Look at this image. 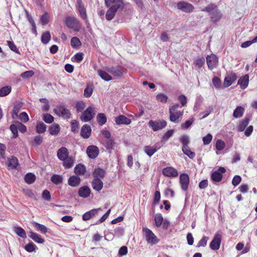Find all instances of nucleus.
<instances>
[{
    "label": "nucleus",
    "mask_w": 257,
    "mask_h": 257,
    "mask_svg": "<svg viewBox=\"0 0 257 257\" xmlns=\"http://www.w3.org/2000/svg\"><path fill=\"white\" fill-rule=\"evenodd\" d=\"M105 4L108 8L105 14V18L108 21L112 20L119 10L123 9L122 0H105Z\"/></svg>",
    "instance_id": "f257e3e1"
},
{
    "label": "nucleus",
    "mask_w": 257,
    "mask_h": 257,
    "mask_svg": "<svg viewBox=\"0 0 257 257\" xmlns=\"http://www.w3.org/2000/svg\"><path fill=\"white\" fill-rule=\"evenodd\" d=\"M202 12L207 13L212 23L218 22L222 18L223 15L218 7L213 3H211L201 10Z\"/></svg>",
    "instance_id": "f03ea898"
},
{
    "label": "nucleus",
    "mask_w": 257,
    "mask_h": 257,
    "mask_svg": "<svg viewBox=\"0 0 257 257\" xmlns=\"http://www.w3.org/2000/svg\"><path fill=\"white\" fill-rule=\"evenodd\" d=\"M106 70L115 78H120L126 73V69L121 65H115L106 68Z\"/></svg>",
    "instance_id": "7ed1b4c3"
},
{
    "label": "nucleus",
    "mask_w": 257,
    "mask_h": 257,
    "mask_svg": "<svg viewBox=\"0 0 257 257\" xmlns=\"http://www.w3.org/2000/svg\"><path fill=\"white\" fill-rule=\"evenodd\" d=\"M95 111V107L89 106L82 112L80 119L83 122H88L94 117Z\"/></svg>",
    "instance_id": "20e7f679"
},
{
    "label": "nucleus",
    "mask_w": 257,
    "mask_h": 257,
    "mask_svg": "<svg viewBox=\"0 0 257 257\" xmlns=\"http://www.w3.org/2000/svg\"><path fill=\"white\" fill-rule=\"evenodd\" d=\"M143 231L146 239L149 244L153 245L159 242V239L151 230L147 227H144Z\"/></svg>",
    "instance_id": "39448f33"
},
{
    "label": "nucleus",
    "mask_w": 257,
    "mask_h": 257,
    "mask_svg": "<svg viewBox=\"0 0 257 257\" xmlns=\"http://www.w3.org/2000/svg\"><path fill=\"white\" fill-rule=\"evenodd\" d=\"M167 122L164 120H150L148 122V125L151 127L153 131L157 132L158 131L164 128L167 126Z\"/></svg>",
    "instance_id": "423d86ee"
},
{
    "label": "nucleus",
    "mask_w": 257,
    "mask_h": 257,
    "mask_svg": "<svg viewBox=\"0 0 257 257\" xmlns=\"http://www.w3.org/2000/svg\"><path fill=\"white\" fill-rule=\"evenodd\" d=\"M53 110L57 115L64 119H69L71 117V114L70 110L62 105L57 106Z\"/></svg>",
    "instance_id": "0eeeda50"
},
{
    "label": "nucleus",
    "mask_w": 257,
    "mask_h": 257,
    "mask_svg": "<svg viewBox=\"0 0 257 257\" xmlns=\"http://www.w3.org/2000/svg\"><path fill=\"white\" fill-rule=\"evenodd\" d=\"M177 7L178 9L187 13H190L192 12L194 9V8L192 4L185 1L179 2L177 4Z\"/></svg>",
    "instance_id": "6e6552de"
},
{
    "label": "nucleus",
    "mask_w": 257,
    "mask_h": 257,
    "mask_svg": "<svg viewBox=\"0 0 257 257\" xmlns=\"http://www.w3.org/2000/svg\"><path fill=\"white\" fill-rule=\"evenodd\" d=\"M222 237L219 233H216L211 240L209 246L213 250H217L219 249Z\"/></svg>",
    "instance_id": "1a4fd4ad"
},
{
    "label": "nucleus",
    "mask_w": 257,
    "mask_h": 257,
    "mask_svg": "<svg viewBox=\"0 0 257 257\" xmlns=\"http://www.w3.org/2000/svg\"><path fill=\"white\" fill-rule=\"evenodd\" d=\"M65 24L69 29L78 31L77 29L79 27V23L76 18L68 16L66 18Z\"/></svg>",
    "instance_id": "9d476101"
},
{
    "label": "nucleus",
    "mask_w": 257,
    "mask_h": 257,
    "mask_svg": "<svg viewBox=\"0 0 257 257\" xmlns=\"http://www.w3.org/2000/svg\"><path fill=\"white\" fill-rule=\"evenodd\" d=\"M206 62L208 68L212 70L216 68L218 65V60L217 56L214 54L207 55L206 57Z\"/></svg>",
    "instance_id": "9b49d317"
},
{
    "label": "nucleus",
    "mask_w": 257,
    "mask_h": 257,
    "mask_svg": "<svg viewBox=\"0 0 257 257\" xmlns=\"http://www.w3.org/2000/svg\"><path fill=\"white\" fill-rule=\"evenodd\" d=\"M237 76L235 73L228 72L224 78L223 87L226 88L230 86L236 79Z\"/></svg>",
    "instance_id": "f8f14e48"
},
{
    "label": "nucleus",
    "mask_w": 257,
    "mask_h": 257,
    "mask_svg": "<svg viewBox=\"0 0 257 257\" xmlns=\"http://www.w3.org/2000/svg\"><path fill=\"white\" fill-rule=\"evenodd\" d=\"M179 179L181 189L183 191H187L189 183V176L186 173H182L180 175Z\"/></svg>",
    "instance_id": "ddd939ff"
},
{
    "label": "nucleus",
    "mask_w": 257,
    "mask_h": 257,
    "mask_svg": "<svg viewBox=\"0 0 257 257\" xmlns=\"http://www.w3.org/2000/svg\"><path fill=\"white\" fill-rule=\"evenodd\" d=\"M86 153L90 159L96 158L99 154V149L94 145H90L86 149Z\"/></svg>",
    "instance_id": "4468645a"
},
{
    "label": "nucleus",
    "mask_w": 257,
    "mask_h": 257,
    "mask_svg": "<svg viewBox=\"0 0 257 257\" xmlns=\"http://www.w3.org/2000/svg\"><path fill=\"white\" fill-rule=\"evenodd\" d=\"M7 167L9 170L17 169L19 166L18 159L15 156H12L8 158Z\"/></svg>",
    "instance_id": "2eb2a0df"
},
{
    "label": "nucleus",
    "mask_w": 257,
    "mask_h": 257,
    "mask_svg": "<svg viewBox=\"0 0 257 257\" xmlns=\"http://www.w3.org/2000/svg\"><path fill=\"white\" fill-rule=\"evenodd\" d=\"M170 120L174 123H178L182 117L183 111L178 110L174 112H169Z\"/></svg>",
    "instance_id": "dca6fc26"
},
{
    "label": "nucleus",
    "mask_w": 257,
    "mask_h": 257,
    "mask_svg": "<svg viewBox=\"0 0 257 257\" xmlns=\"http://www.w3.org/2000/svg\"><path fill=\"white\" fill-rule=\"evenodd\" d=\"M162 174L167 177H175L178 175V173L176 169L172 167H167L162 170Z\"/></svg>",
    "instance_id": "f3484780"
},
{
    "label": "nucleus",
    "mask_w": 257,
    "mask_h": 257,
    "mask_svg": "<svg viewBox=\"0 0 257 257\" xmlns=\"http://www.w3.org/2000/svg\"><path fill=\"white\" fill-rule=\"evenodd\" d=\"M91 128L90 126L87 124L83 125L80 131V136L83 139H88L91 134Z\"/></svg>",
    "instance_id": "a211bd4d"
},
{
    "label": "nucleus",
    "mask_w": 257,
    "mask_h": 257,
    "mask_svg": "<svg viewBox=\"0 0 257 257\" xmlns=\"http://www.w3.org/2000/svg\"><path fill=\"white\" fill-rule=\"evenodd\" d=\"M77 9L81 18L84 21L87 20V16L86 15V10L84 8L81 0H77Z\"/></svg>",
    "instance_id": "6ab92c4d"
},
{
    "label": "nucleus",
    "mask_w": 257,
    "mask_h": 257,
    "mask_svg": "<svg viewBox=\"0 0 257 257\" xmlns=\"http://www.w3.org/2000/svg\"><path fill=\"white\" fill-rule=\"evenodd\" d=\"M91 193L90 188L86 185L83 186L79 188L78 191V194L79 197L83 198L88 197Z\"/></svg>",
    "instance_id": "aec40b11"
},
{
    "label": "nucleus",
    "mask_w": 257,
    "mask_h": 257,
    "mask_svg": "<svg viewBox=\"0 0 257 257\" xmlns=\"http://www.w3.org/2000/svg\"><path fill=\"white\" fill-rule=\"evenodd\" d=\"M81 181L80 178L78 175H74L68 178V184L72 187H76L80 184Z\"/></svg>",
    "instance_id": "412c9836"
},
{
    "label": "nucleus",
    "mask_w": 257,
    "mask_h": 257,
    "mask_svg": "<svg viewBox=\"0 0 257 257\" xmlns=\"http://www.w3.org/2000/svg\"><path fill=\"white\" fill-rule=\"evenodd\" d=\"M115 122L117 125L130 124L132 121L124 115L120 114L115 118Z\"/></svg>",
    "instance_id": "4be33fe9"
},
{
    "label": "nucleus",
    "mask_w": 257,
    "mask_h": 257,
    "mask_svg": "<svg viewBox=\"0 0 257 257\" xmlns=\"http://www.w3.org/2000/svg\"><path fill=\"white\" fill-rule=\"evenodd\" d=\"M57 155L61 161L66 160L69 156L68 149L65 147H61L58 150Z\"/></svg>",
    "instance_id": "5701e85b"
},
{
    "label": "nucleus",
    "mask_w": 257,
    "mask_h": 257,
    "mask_svg": "<svg viewBox=\"0 0 257 257\" xmlns=\"http://www.w3.org/2000/svg\"><path fill=\"white\" fill-rule=\"evenodd\" d=\"M101 209L100 208L97 209H93L85 212L82 215V219L84 221H87L91 218H92L93 216H94L96 214H97L98 211L100 210Z\"/></svg>",
    "instance_id": "b1692460"
},
{
    "label": "nucleus",
    "mask_w": 257,
    "mask_h": 257,
    "mask_svg": "<svg viewBox=\"0 0 257 257\" xmlns=\"http://www.w3.org/2000/svg\"><path fill=\"white\" fill-rule=\"evenodd\" d=\"M91 185L93 189L98 192H99L103 186V183L101 180L97 178H94L92 180Z\"/></svg>",
    "instance_id": "393cba45"
},
{
    "label": "nucleus",
    "mask_w": 257,
    "mask_h": 257,
    "mask_svg": "<svg viewBox=\"0 0 257 257\" xmlns=\"http://www.w3.org/2000/svg\"><path fill=\"white\" fill-rule=\"evenodd\" d=\"M249 82V76L247 74L239 78L238 80L237 84L239 85L242 89L246 88Z\"/></svg>",
    "instance_id": "a878e982"
},
{
    "label": "nucleus",
    "mask_w": 257,
    "mask_h": 257,
    "mask_svg": "<svg viewBox=\"0 0 257 257\" xmlns=\"http://www.w3.org/2000/svg\"><path fill=\"white\" fill-rule=\"evenodd\" d=\"M28 236L38 243H43L45 241L44 239L40 234L32 231H30Z\"/></svg>",
    "instance_id": "bb28decb"
},
{
    "label": "nucleus",
    "mask_w": 257,
    "mask_h": 257,
    "mask_svg": "<svg viewBox=\"0 0 257 257\" xmlns=\"http://www.w3.org/2000/svg\"><path fill=\"white\" fill-rule=\"evenodd\" d=\"M86 169L84 165L82 164H77L74 168V172L75 175H84L86 173Z\"/></svg>",
    "instance_id": "cd10ccee"
},
{
    "label": "nucleus",
    "mask_w": 257,
    "mask_h": 257,
    "mask_svg": "<svg viewBox=\"0 0 257 257\" xmlns=\"http://www.w3.org/2000/svg\"><path fill=\"white\" fill-rule=\"evenodd\" d=\"M105 174L106 172L103 169L97 168L94 169L92 175L94 178H97L101 179L105 176Z\"/></svg>",
    "instance_id": "c85d7f7f"
},
{
    "label": "nucleus",
    "mask_w": 257,
    "mask_h": 257,
    "mask_svg": "<svg viewBox=\"0 0 257 257\" xmlns=\"http://www.w3.org/2000/svg\"><path fill=\"white\" fill-rule=\"evenodd\" d=\"M60 131V127L58 124H52L49 128V132L52 136H57Z\"/></svg>",
    "instance_id": "c756f323"
},
{
    "label": "nucleus",
    "mask_w": 257,
    "mask_h": 257,
    "mask_svg": "<svg viewBox=\"0 0 257 257\" xmlns=\"http://www.w3.org/2000/svg\"><path fill=\"white\" fill-rule=\"evenodd\" d=\"M244 110L245 109L243 107L241 106H237L233 111V116L236 118L242 117L244 113Z\"/></svg>",
    "instance_id": "7c9ffc66"
},
{
    "label": "nucleus",
    "mask_w": 257,
    "mask_h": 257,
    "mask_svg": "<svg viewBox=\"0 0 257 257\" xmlns=\"http://www.w3.org/2000/svg\"><path fill=\"white\" fill-rule=\"evenodd\" d=\"M97 73L101 78L104 81H109L112 80V77L108 74V72H106L102 70H98Z\"/></svg>",
    "instance_id": "2f4dec72"
},
{
    "label": "nucleus",
    "mask_w": 257,
    "mask_h": 257,
    "mask_svg": "<svg viewBox=\"0 0 257 257\" xmlns=\"http://www.w3.org/2000/svg\"><path fill=\"white\" fill-rule=\"evenodd\" d=\"M222 175L216 171L212 172L211 175V178L215 183L220 182L222 180Z\"/></svg>",
    "instance_id": "473e14b6"
},
{
    "label": "nucleus",
    "mask_w": 257,
    "mask_h": 257,
    "mask_svg": "<svg viewBox=\"0 0 257 257\" xmlns=\"http://www.w3.org/2000/svg\"><path fill=\"white\" fill-rule=\"evenodd\" d=\"M36 176L32 173H28L25 175L24 180L28 184H33L36 180Z\"/></svg>",
    "instance_id": "72a5a7b5"
},
{
    "label": "nucleus",
    "mask_w": 257,
    "mask_h": 257,
    "mask_svg": "<svg viewBox=\"0 0 257 257\" xmlns=\"http://www.w3.org/2000/svg\"><path fill=\"white\" fill-rule=\"evenodd\" d=\"M32 224L34 227H35L38 231L41 233L45 234L47 231V228L44 225L41 224L35 221H33Z\"/></svg>",
    "instance_id": "f704fd0d"
},
{
    "label": "nucleus",
    "mask_w": 257,
    "mask_h": 257,
    "mask_svg": "<svg viewBox=\"0 0 257 257\" xmlns=\"http://www.w3.org/2000/svg\"><path fill=\"white\" fill-rule=\"evenodd\" d=\"M180 142L182 144V149L188 148L189 147L188 145L190 143L189 136L186 135L182 136L180 138Z\"/></svg>",
    "instance_id": "c9c22d12"
},
{
    "label": "nucleus",
    "mask_w": 257,
    "mask_h": 257,
    "mask_svg": "<svg viewBox=\"0 0 257 257\" xmlns=\"http://www.w3.org/2000/svg\"><path fill=\"white\" fill-rule=\"evenodd\" d=\"M96 120L100 125L104 124L106 121L107 118L105 114L103 113H99L96 116Z\"/></svg>",
    "instance_id": "e433bc0d"
},
{
    "label": "nucleus",
    "mask_w": 257,
    "mask_h": 257,
    "mask_svg": "<svg viewBox=\"0 0 257 257\" xmlns=\"http://www.w3.org/2000/svg\"><path fill=\"white\" fill-rule=\"evenodd\" d=\"M14 230L19 236L22 238H25L27 237L25 230L21 227L15 226L14 227Z\"/></svg>",
    "instance_id": "4c0bfd02"
},
{
    "label": "nucleus",
    "mask_w": 257,
    "mask_h": 257,
    "mask_svg": "<svg viewBox=\"0 0 257 257\" xmlns=\"http://www.w3.org/2000/svg\"><path fill=\"white\" fill-rule=\"evenodd\" d=\"M249 121V119L246 117L241 121L237 126L238 131L239 132H243L248 124Z\"/></svg>",
    "instance_id": "58836bf2"
},
{
    "label": "nucleus",
    "mask_w": 257,
    "mask_h": 257,
    "mask_svg": "<svg viewBox=\"0 0 257 257\" xmlns=\"http://www.w3.org/2000/svg\"><path fill=\"white\" fill-rule=\"evenodd\" d=\"M51 181L55 185L61 184L63 182V177L60 175L54 174L51 176Z\"/></svg>",
    "instance_id": "ea45409f"
},
{
    "label": "nucleus",
    "mask_w": 257,
    "mask_h": 257,
    "mask_svg": "<svg viewBox=\"0 0 257 257\" xmlns=\"http://www.w3.org/2000/svg\"><path fill=\"white\" fill-rule=\"evenodd\" d=\"M103 145L107 150L111 151L113 149L114 142L112 139H107L103 142Z\"/></svg>",
    "instance_id": "a19ab883"
},
{
    "label": "nucleus",
    "mask_w": 257,
    "mask_h": 257,
    "mask_svg": "<svg viewBox=\"0 0 257 257\" xmlns=\"http://www.w3.org/2000/svg\"><path fill=\"white\" fill-rule=\"evenodd\" d=\"M47 128V125L42 122H38L36 126V131L38 134L44 133Z\"/></svg>",
    "instance_id": "79ce46f5"
},
{
    "label": "nucleus",
    "mask_w": 257,
    "mask_h": 257,
    "mask_svg": "<svg viewBox=\"0 0 257 257\" xmlns=\"http://www.w3.org/2000/svg\"><path fill=\"white\" fill-rule=\"evenodd\" d=\"M12 90L11 86H5L0 89V97H4L10 93Z\"/></svg>",
    "instance_id": "37998d69"
},
{
    "label": "nucleus",
    "mask_w": 257,
    "mask_h": 257,
    "mask_svg": "<svg viewBox=\"0 0 257 257\" xmlns=\"http://www.w3.org/2000/svg\"><path fill=\"white\" fill-rule=\"evenodd\" d=\"M154 221L155 222V225L157 227H161L163 221H164L162 215L161 213H157L155 215Z\"/></svg>",
    "instance_id": "c03bdc74"
},
{
    "label": "nucleus",
    "mask_w": 257,
    "mask_h": 257,
    "mask_svg": "<svg viewBox=\"0 0 257 257\" xmlns=\"http://www.w3.org/2000/svg\"><path fill=\"white\" fill-rule=\"evenodd\" d=\"M51 39V34L49 31L43 33L41 36V42L44 44H47Z\"/></svg>",
    "instance_id": "a18cd8bd"
},
{
    "label": "nucleus",
    "mask_w": 257,
    "mask_h": 257,
    "mask_svg": "<svg viewBox=\"0 0 257 257\" xmlns=\"http://www.w3.org/2000/svg\"><path fill=\"white\" fill-rule=\"evenodd\" d=\"M144 151L147 155L151 157L157 151V149L154 147L147 146L145 147Z\"/></svg>",
    "instance_id": "49530a36"
},
{
    "label": "nucleus",
    "mask_w": 257,
    "mask_h": 257,
    "mask_svg": "<svg viewBox=\"0 0 257 257\" xmlns=\"http://www.w3.org/2000/svg\"><path fill=\"white\" fill-rule=\"evenodd\" d=\"M43 140V137L40 135H38L34 137L33 140L31 142V144L33 146H38L42 143Z\"/></svg>",
    "instance_id": "de8ad7c7"
},
{
    "label": "nucleus",
    "mask_w": 257,
    "mask_h": 257,
    "mask_svg": "<svg viewBox=\"0 0 257 257\" xmlns=\"http://www.w3.org/2000/svg\"><path fill=\"white\" fill-rule=\"evenodd\" d=\"M81 42L79 39L76 37H73L71 39V45L73 48H79L81 45Z\"/></svg>",
    "instance_id": "09e8293b"
},
{
    "label": "nucleus",
    "mask_w": 257,
    "mask_h": 257,
    "mask_svg": "<svg viewBox=\"0 0 257 257\" xmlns=\"http://www.w3.org/2000/svg\"><path fill=\"white\" fill-rule=\"evenodd\" d=\"M63 165L66 169L71 168L74 164V160L72 158L68 157L66 160H63Z\"/></svg>",
    "instance_id": "8fccbe9b"
},
{
    "label": "nucleus",
    "mask_w": 257,
    "mask_h": 257,
    "mask_svg": "<svg viewBox=\"0 0 257 257\" xmlns=\"http://www.w3.org/2000/svg\"><path fill=\"white\" fill-rule=\"evenodd\" d=\"M21 106L22 105L20 103H17L14 105L12 112V116L13 118H15L18 117V113L20 111Z\"/></svg>",
    "instance_id": "3c124183"
},
{
    "label": "nucleus",
    "mask_w": 257,
    "mask_h": 257,
    "mask_svg": "<svg viewBox=\"0 0 257 257\" xmlns=\"http://www.w3.org/2000/svg\"><path fill=\"white\" fill-rule=\"evenodd\" d=\"M156 99L158 102L165 103L167 102L168 97L166 94L160 93L156 96Z\"/></svg>",
    "instance_id": "603ef678"
},
{
    "label": "nucleus",
    "mask_w": 257,
    "mask_h": 257,
    "mask_svg": "<svg viewBox=\"0 0 257 257\" xmlns=\"http://www.w3.org/2000/svg\"><path fill=\"white\" fill-rule=\"evenodd\" d=\"M79 127V123L77 120L74 119L71 121V130L73 133L75 134L78 132Z\"/></svg>",
    "instance_id": "864d4df0"
},
{
    "label": "nucleus",
    "mask_w": 257,
    "mask_h": 257,
    "mask_svg": "<svg viewBox=\"0 0 257 257\" xmlns=\"http://www.w3.org/2000/svg\"><path fill=\"white\" fill-rule=\"evenodd\" d=\"M182 151L185 155L191 159H193L195 157V153L190 150L189 147L182 149Z\"/></svg>",
    "instance_id": "5fc2aeb1"
},
{
    "label": "nucleus",
    "mask_w": 257,
    "mask_h": 257,
    "mask_svg": "<svg viewBox=\"0 0 257 257\" xmlns=\"http://www.w3.org/2000/svg\"><path fill=\"white\" fill-rule=\"evenodd\" d=\"M36 248V245L32 242H29L24 246V249L29 252L35 251Z\"/></svg>",
    "instance_id": "6e6d98bb"
},
{
    "label": "nucleus",
    "mask_w": 257,
    "mask_h": 257,
    "mask_svg": "<svg viewBox=\"0 0 257 257\" xmlns=\"http://www.w3.org/2000/svg\"><path fill=\"white\" fill-rule=\"evenodd\" d=\"M43 120L47 123H51L54 121V118L49 113H45L43 115Z\"/></svg>",
    "instance_id": "4d7b16f0"
},
{
    "label": "nucleus",
    "mask_w": 257,
    "mask_h": 257,
    "mask_svg": "<svg viewBox=\"0 0 257 257\" xmlns=\"http://www.w3.org/2000/svg\"><path fill=\"white\" fill-rule=\"evenodd\" d=\"M86 106L85 103L82 101H78L75 105L76 110L77 112H83Z\"/></svg>",
    "instance_id": "13d9d810"
},
{
    "label": "nucleus",
    "mask_w": 257,
    "mask_h": 257,
    "mask_svg": "<svg viewBox=\"0 0 257 257\" xmlns=\"http://www.w3.org/2000/svg\"><path fill=\"white\" fill-rule=\"evenodd\" d=\"M194 118L193 117H192L188 120H187L184 123H182L181 128L183 130H187L188 129L194 122Z\"/></svg>",
    "instance_id": "bf43d9fd"
},
{
    "label": "nucleus",
    "mask_w": 257,
    "mask_h": 257,
    "mask_svg": "<svg viewBox=\"0 0 257 257\" xmlns=\"http://www.w3.org/2000/svg\"><path fill=\"white\" fill-rule=\"evenodd\" d=\"M194 65L198 68H201L205 64V59L203 57H198L194 62Z\"/></svg>",
    "instance_id": "052dcab7"
},
{
    "label": "nucleus",
    "mask_w": 257,
    "mask_h": 257,
    "mask_svg": "<svg viewBox=\"0 0 257 257\" xmlns=\"http://www.w3.org/2000/svg\"><path fill=\"white\" fill-rule=\"evenodd\" d=\"M8 46L10 49L17 54H20V52L13 41H7Z\"/></svg>",
    "instance_id": "680f3d73"
},
{
    "label": "nucleus",
    "mask_w": 257,
    "mask_h": 257,
    "mask_svg": "<svg viewBox=\"0 0 257 257\" xmlns=\"http://www.w3.org/2000/svg\"><path fill=\"white\" fill-rule=\"evenodd\" d=\"M257 43V36L254 38L252 40L246 41L243 42L241 44V47L243 48H247L250 46L252 44Z\"/></svg>",
    "instance_id": "e2e57ef3"
},
{
    "label": "nucleus",
    "mask_w": 257,
    "mask_h": 257,
    "mask_svg": "<svg viewBox=\"0 0 257 257\" xmlns=\"http://www.w3.org/2000/svg\"><path fill=\"white\" fill-rule=\"evenodd\" d=\"M209 240V237L206 236H203L202 238L197 243V247H205L206 244L208 240Z\"/></svg>",
    "instance_id": "0e129e2a"
},
{
    "label": "nucleus",
    "mask_w": 257,
    "mask_h": 257,
    "mask_svg": "<svg viewBox=\"0 0 257 257\" xmlns=\"http://www.w3.org/2000/svg\"><path fill=\"white\" fill-rule=\"evenodd\" d=\"M225 146V144L224 141L220 139L217 140L215 144V148L217 150L221 151L224 149Z\"/></svg>",
    "instance_id": "69168bd1"
},
{
    "label": "nucleus",
    "mask_w": 257,
    "mask_h": 257,
    "mask_svg": "<svg viewBox=\"0 0 257 257\" xmlns=\"http://www.w3.org/2000/svg\"><path fill=\"white\" fill-rule=\"evenodd\" d=\"M212 83L216 89L221 88V83L220 79L217 77H214L212 79Z\"/></svg>",
    "instance_id": "338daca9"
},
{
    "label": "nucleus",
    "mask_w": 257,
    "mask_h": 257,
    "mask_svg": "<svg viewBox=\"0 0 257 257\" xmlns=\"http://www.w3.org/2000/svg\"><path fill=\"white\" fill-rule=\"evenodd\" d=\"M212 136L211 134L209 133L205 137H203L202 138V141L203 142V144L204 145H209L212 140Z\"/></svg>",
    "instance_id": "774afa93"
}]
</instances>
